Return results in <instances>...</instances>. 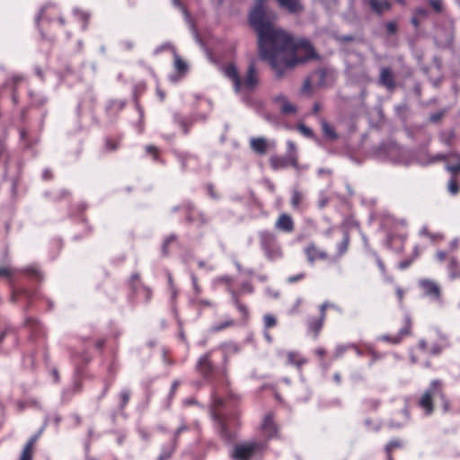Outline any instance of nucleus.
<instances>
[{
	"instance_id": "f257e3e1",
	"label": "nucleus",
	"mask_w": 460,
	"mask_h": 460,
	"mask_svg": "<svg viewBox=\"0 0 460 460\" xmlns=\"http://www.w3.org/2000/svg\"><path fill=\"white\" fill-rule=\"evenodd\" d=\"M266 0H255L249 13V22L258 35L259 53L280 78L288 70L304 64L318 56L306 39L295 41L290 34L276 28L270 21L265 8Z\"/></svg>"
},
{
	"instance_id": "f03ea898",
	"label": "nucleus",
	"mask_w": 460,
	"mask_h": 460,
	"mask_svg": "<svg viewBox=\"0 0 460 460\" xmlns=\"http://www.w3.org/2000/svg\"><path fill=\"white\" fill-rule=\"evenodd\" d=\"M224 75L232 82L234 92L246 100L260 84V77L253 62L250 63L243 75H240L236 66L230 64L223 68Z\"/></svg>"
},
{
	"instance_id": "7ed1b4c3",
	"label": "nucleus",
	"mask_w": 460,
	"mask_h": 460,
	"mask_svg": "<svg viewBox=\"0 0 460 460\" xmlns=\"http://www.w3.org/2000/svg\"><path fill=\"white\" fill-rule=\"evenodd\" d=\"M437 397H438L442 402L444 412H448L450 411L449 401L443 391L442 382L439 380H433L430 383L429 387L420 397L419 402L420 406L425 411L427 415H429L433 412L432 401Z\"/></svg>"
},
{
	"instance_id": "20e7f679",
	"label": "nucleus",
	"mask_w": 460,
	"mask_h": 460,
	"mask_svg": "<svg viewBox=\"0 0 460 460\" xmlns=\"http://www.w3.org/2000/svg\"><path fill=\"white\" fill-rule=\"evenodd\" d=\"M267 447V442L261 440H249L234 447L231 457L234 460H250L257 457L260 460Z\"/></svg>"
},
{
	"instance_id": "39448f33",
	"label": "nucleus",
	"mask_w": 460,
	"mask_h": 460,
	"mask_svg": "<svg viewBox=\"0 0 460 460\" xmlns=\"http://www.w3.org/2000/svg\"><path fill=\"white\" fill-rule=\"evenodd\" d=\"M259 237L261 247L269 260L274 261L282 256L281 248L274 234L269 231H262L259 234Z\"/></svg>"
},
{
	"instance_id": "423d86ee",
	"label": "nucleus",
	"mask_w": 460,
	"mask_h": 460,
	"mask_svg": "<svg viewBox=\"0 0 460 460\" xmlns=\"http://www.w3.org/2000/svg\"><path fill=\"white\" fill-rule=\"evenodd\" d=\"M387 154L389 159L395 164L409 165L412 163L411 153L395 143L388 145Z\"/></svg>"
},
{
	"instance_id": "0eeeda50",
	"label": "nucleus",
	"mask_w": 460,
	"mask_h": 460,
	"mask_svg": "<svg viewBox=\"0 0 460 460\" xmlns=\"http://www.w3.org/2000/svg\"><path fill=\"white\" fill-rule=\"evenodd\" d=\"M327 306L333 307L339 313L342 312L341 308L340 306H338L337 305L330 303L328 301L323 302L320 306V317L311 318L308 321V328L311 332H313L314 333L315 336L318 335V333L320 332V331L323 328V323H324V320L326 317L325 311H326Z\"/></svg>"
},
{
	"instance_id": "6e6552de",
	"label": "nucleus",
	"mask_w": 460,
	"mask_h": 460,
	"mask_svg": "<svg viewBox=\"0 0 460 460\" xmlns=\"http://www.w3.org/2000/svg\"><path fill=\"white\" fill-rule=\"evenodd\" d=\"M217 424L220 436L226 441L234 438L232 429L240 425L238 420L234 418H217Z\"/></svg>"
},
{
	"instance_id": "1a4fd4ad",
	"label": "nucleus",
	"mask_w": 460,
	"mask_h": 460,
	"mask_svg": "<svg viewBox=\"0 0 460 460\" xmlns=\"http://www.w3.org/2000/svg\"><path fill=\"white\" fill-rule=\"evenodd\" d=\"M411 321L409 315H405L403 319V325L400 329L399 332L395 335H383L380 339L385 341L391 342L393 344L400 343L403 338L411 335Z\"/></svg>"
},
{
	"instance_id": "9d476101",
	"label": "nucleus",
	"mask_w": 460,
	"mask_h": 460,
	"mask_svg": "<svg viewBox=\"0 0 460 460\" xmlns=\"http://www.w3.org/2000/svg\"><path fill=\"white\" fill-rule=\"evenodd\" d=\"M270 164L274 170L284 169L288 166L298 168L297 155L278 156L270 158Z\"/></svg>"
},
{
	"instance_id": "9b49d317",
	"label": "nucleus",
	"mask_w": 460,
	"mask_h": 460,
	"mask_svg": "<svg viewBox=\"0 0 460 460\" xmlns=\"http://www.w3.org/2000/svg\"><path fill=\"white\" fill-rule=\"evenodd\" d=\"M276 146L275 141H269L265 137H252L250 139L251 149L261 155H266L270 149H273Z\"/></svg>"
},
{
	"instance_id": "f8f14e48",
	"label": "nucleus",
	"mask_w": 460,
	"mask_h": 460,
	"mask_svg": "<svg viewBox=\"0 0 460 460\" xmlns=\"http://www.w3.org/2000/svg\"><path fill=\"white\" fill-rule=\"evenodd\" d=\"M419 286L423 290L425 296H429L431 299L441 302V289L439 286L433 280L420 279Z\"/></svg>"
},
{
	"instance_id": "ddd939ff",
	"label": "nucleus",
	"mask_w": 460,
	"mask_h": 460,
	"mask_svg": "<svg viewBox=\"0 0 460 460\" xmlns=\"http://www.w3.org/2000/svg\"><path fill=\"white\" fill-rule=\"evenodd\" d=\"M277 433L278 429L273 420L272 413L266 414L261 423V434L266 438L264 441L268 443V440L275 438Z\"/></svg>"
},
{
	"instance_id": "4468645a",
	"label": "nucleus",
	"mask_w": 460,
	"mask_h": 460,
	"mask_svg": "<svg viewBox=\"0 0 460 460\" xmlns=\"http://www.w3.org/2000/svg\"><path fill=\"white\" fill-rule=\"evenodd\" d=\"M273 102L283 115H293L296 114L297 111L296 107L283 94L275 96Z\"/></svg>"
},
{
	"instance_id": "2eb2a0df",
	"label": "nucleus",
	"mask_w": 460,
	"mask_h": 460,
	"mask_svg": "<svg viewBox=\"0 0 460 460\" xmlns=\"http://www.w3.org/2000/svg\"><path fill=\"white\" fill-rule=\"evenodd\" d=\"M378 82L388 91H394L396 84L394 80V75L390 67L381 68Z\"/></svg>"
},
{
	"instance_id": "dca6fc26",
	"label": "nucleus",
	"mask_w": 460,
	"mask_h": 460,
	"mask_svg": "<svg viewBox=\"0 0 460 460\" xmlns=\"http://www.w3.org/2000/svg\"><path fill=\"white\" fill-rule=\"evenodd\" d=\"M280 9L288 11L289 13H300L304 11V5L301 0H276Z\"/></svg>"
},
{
	"instance_id": "f3484780",
	"label": "nucleus",
	"mask_w": 460,
	"mask_h": 460,
	"mask_svg": "<svg viewBox=\"0 0 460 460\" xmlns=\"http://www.w3.org/2000/svg\"><path fill=\"white\" fill-rule=\"evenodd\" d=\"M275 228L285 232L291 233L294 230V221L291 216L287 213H282L275 222Z\"/></svg>"
},
{
	"instance_id": "a211bd4d",
	"label": "nucleus",
	"mask_w": 460,
	"mask_h": 460,
	"mask_svg": "<svg viewBox=\"0 0 460 460\" xmlns=\"http://www.w3.org/2000/svg\"><path fill=\"white\" fill-rule=\"evenodd\" d=\"M39 438V435H33L23 447L18 460H33L34 446Z\"/></svg>"
},
{
	"instance_id": "6ab92c4d",
	"label": "nucleus",
	"mask_w": 460,
	"mask_h": 460,
	"mask_svg": "<svg viewBox=\"0 0 460 460\" xmlns=\"http://www.w3.org/2000/svg\"><path fill=\"white\" fill-rule=\"evenodd\" d=\"M305 252L307 256L309 262L313 263L317 259H326L327 253L320 251L314 243H310L305 249Z\"/></svg>"
},
{
	"instance_id": "aec40b11",
	"label": "nucleus",
	"mask_w": 460,
	"mask_h": 460,
	"mask_svg": "<svg viewBox=\"0 0 460 460\" xmlns=\"http://www.w3.org/2000/svg\"><path fill=\"white\" fill-rule=\"evenodd\" d=\"M210 353H206L202 355L197 363V370L201 373L203 376H207L211 373L213 367L210 362Z\"/></svg>"
},
{
	"instance_id": "412c9836",
	"label": "nucleus",
	"mask_w": 460,
	"mask_h": 460,
	"mask_svg": "<svg viewBox=\"0 0 460 460\" xmlns=\"http://www.w3.org/2000/svg\"><path fill=\"white\" fill-rule=\"evenodd\" d=\"M287 358L288 364L293 365L297 368H301L305 364L307 363V359L297 351L287 352Z\"/></svg>"
},
{
	"instance_id": "4be33fe9",
	"label": "nucleus",
	"mask_w": 460,
	"mask_h": 460,
	"mask_svg": "<svg viewBox=\"0 0 460 460\" xmlns=\"http://www.w3.org/2000/svg\"><path fill=\"white\" fill-rule=\"evenodd\" d=\"M369 5L371 9L378 15H382L384 12L389 11L392 8V4L386 0H370Z\"/></svg>"
},
{
	"instance_id": "5701e85b",
	"label": "nucleus",
	"mask_w": 460,
	"mask_h": 460,
	"mask_svg": "<svg viewBox=\"0 0 460 460\" xmlns=\"http://www.w3.org/2000/svg\"><path fill=\"white\" fill-rule=\"evenodd\" d=\"M321 126L323 137L330 141H336L339 137L334 128L329 124L325 119L321 120Z\"/></svg>"
},
{
	"instance_id": "b1692460",
	"label": "nucleus",
	"mask_w": 460,
	"mask_h": 460,
	"mask_svg": "<svg viewBox=\"0 0 460 460\" xmlns=\"http://www.w3.org/2000/svg\"><path fill=\"white\" fill-rule=\"evenodd\" d=\"M447 270L449 272V276L451 279H455L457 277H460V264L457 261L456 257H451L449 259Z\"/></svg>"
},
{
	"instance_id": "393cba45",
	"label": "nucleus",
	"mask_w": 460,
	"mask_h": 460,
	"mask_svg": "<svg viewBox=\"0 0 460 460\" xmlns=\"http://www.w3.org/2000/svg\"><path fill=\"white\" fill-rule=\"evenodd\" d=\"M229 293L231 294L233 299H234V303L236 306V308L239 310V312L244 316V317H248L249 315V311H248V308L245 305L242 304L237 296V294L236 292L232 289V288H229Z\"/></svg>"
},
{
	"instance_id": "a878e982",
	"label": "nucleus",
	"mask_w": 460,
	"mask_h": 460,
	"mask_svg": "<svg viewBox=\"0 0 460 460\" xmlns=\"http://www.w3.org/2000/svg\"><path fill=\"white\" fill-rule=\"evenodd\" d=\"M349 243V234L348 232H344L342 241L337 245V256L341 257L348 251Z\"/></svg>"
},
{
	"instance_id": "bb28decb",
	"label": "nucleus",
	"mask_w": 460,
	"mask_h": 460,
	"mask_svg": "<svg viewBox=\"0 0 460 460\" xmlns=\"http://www.w3.org/2000/svg\"><path fill=\"white\" fill-rule=\"evenodd\" d=\"M420 235L428 237L430 241L436 242L438 240H442L444 235L440 233H431L429 232L427 226H423L420 230Z\"/></svg>"
},
{
	"instance_id": "cd10ccee",
	"label": "nucleus",
	"mask_w": 460,
	"mask_h": 460,
	"mask_svg": "<svg viewBox=\"0 0 460 460\" xmlns=\"http://www.w3.org/2000/svg\"><path fill=\"white\" fill-rule=\"evenodd\" d=\"M304 196L303 194L296 189H294L292 191V196L290 199L291 206L294 209H300V206L303 202Z\"/></svg>"
},
{
	"instance_id": "c85d7f7f",
	"label": "nucleus",
	"mask_w": 460,
	"mask_h": 460,
	"mask_svg": "<svg viewBox=\"0 0 460 460\" xmlns=\"http://www.w3.org/2000/svg\"><path fill=\"white\" fill-rule=\"evenodd\" d=\"M174 121L182 128L184 134L189 132V128L192 124V120L178 114L174 115Z\"/></svg>"
},
{
	"instance_id": "c756f323",
	"label": "nucleus",
	"mask_w": 460,
	"mask_h": 460,
	"mask_svg": "<svg viewBox=\"0 0 460 460\" xmlns=\"http://www.w3.org/2000/svg\"><path fill=\"white\" fill-rule=\"evenodd\" d=\"M173 57H174V67L180 73H184L188 69V66L185 61H183L180 56L177 54L176 50L173 49Z\"/></svg>"
},
{
	"instance_id": "7c9ffc66",
	"label": "nucleus",
	"mask_w": 460,
	"mask_h": 460,
	"mask_svg": "<svg viewBox=\"0 0 460 460\" xmlns=\"http://www.w3.org/2000/svg\"><path fill=\"white\" fill-rule=\"evenodd\" d=\"M234 321L228 318V319L225 320L224 322H221V323L212 325L211 331L214 332H221V331H223L226 328H229L231 326H234Z\"/></svg>"
},
{
	"instance_id": "2f4dec72",
	"label": "nucleus",
	"mask_w": 460,
	"mask_h": 460,
	"mask_svg": "<svg viewBox=\"0 0 460 460\" xmlns=\"http://www.w3.org/2000/svg\"><path fill=\"white\" fill-rule=\"evenodd\" d=\"M186 212V220L188 223H194L197 218L194 217L195 210L194 206L190 202H187L183 205Z\"/></svg>"
},
{
	"instance_id": "473e14b6",
	"label": "nucleus",
	"mask_w": 460,
	"mask_h": 460,
	"mask_svg": "<svg viewBox=\"0 0 460 460\" xmlns=\"http://www.w3.org/2000/svg\"><path fill=\"white\" fill-rule=\"evenodd\" d=\"M439 137L442 143H444L447 146H450L455 138V131L453 129H450L447 131L441 132Z\"/></svg>"
},
{
	"instance_id": "72a5a7b5",
	"label": "nucleus",
	"mask_w": 460,
	"mask_h": 460,
	"mask_svg": "<svg viewBox=\"0 0 460 460\" xmlns=\"http://www.w3.org/2000/svg\"><path fill=\"white\" fill-rule=\"evenodd\" d=\"M438 340L439 341V345L442 346V348H449L451 346V341L449 340V336L440 330L436 331Z\"/></svg>"
},
{
	"instance_id": "f704fd0d",
	"label": "nucleus",
	"mask_w": 460,
	"mask_h": 460,
	"mask_svg": "<svg viewBox=\"0 0 460 460\" xmlns=\"http://www.w3.org/2000/svg\"><path fill=\"white\" fill-rule=\"evenodd\" d=\"M363 405L367 411H376L380 405V401L375 398H367L363 401Z\"/></svg>"
},
{
	"instance_id": "c9c22d12",
	"label": "nucleus",
	"mask_w": 460,
	"mask_h": 460,
	"mask_svg": "<svg viewBox=\"0 0 460 460\" xmlns=\"http://www.w3.org/2000/svg\"><path fill=\"white\" fill-rule=\"evenodd\" d=\"M451 155L456 156V163H455L454 164H447L446 166V169L451 173L456 174L460 172V154H458L457 152H452Z\"/></svg>"
},
{
	"instance_id": "e433bc0d",
	"label": "nucleus",
	"mask_w": 460,
	"mask_h": 460,
	"mask_svg": "<svg viewBox=\"0 0 460 460\" xmlns=\"http://www.w3.org/2000/svg\"><path fill=\"white\" fill-rule=\"evenodd\" d=\"M24 80L23 76L21 75H13L11 76L9 80H7L4 83L5 87H12L13 89H15V87Z\"/></svg>"
},
{
	"instance_id": "4c0bfd02",
	"label": "nucleus",
	"mask_w": 460,
	"mask_h": 460,
	"mask_svg": "<svg viewBox=\"0 0 460 460\" xmlns=\"http://www.w3.org/2000/svg\"><path fill=\"white\" fill-rule=\"evenodd\" d=\"M74 14L79 21L83 22V28L85 29L90 17L89 13L79 9H74Z\"/></svg>"
},
{
	"instance_id": "58836bf2",
	"label": "nucleus",
	"mask_w": 460,
	"mask_h": 460,
	"mask_svg": "<svg viewBox=\"0 0 460 460\" xmlns=\"http://www.w3.org/2000/svg\"><path fill=\"white\" fill-rule=\"evenodd\" d=\"M174 449H175V446L174 445H171V446H168V447H164L163 449H162V453H161V455L158 457V460H167V459H169L172 456V453L174 452Z\"/></svg>"
},
{
	"instance_id": "ea45409f",
	"label": "nucleus",
	"mask_w": 460,
	"mask_h": 460,
	"mask_svg": "<svg viewBox=\"0 0 460 460\" xmlns=\"http://www.w3.org/2000/svg\"><path fill=\"white\" fill-rule=\"evenodd\" d=\"M263 324L265 329H270L277 324V319L273 314H267L263 316Z\"/></svg>"
},
{
	"instance_id": "a19ab883",
	"label": "nucleus",
	"mask_w": 460,
	"mask_h": 460,
	"mask_svg": "<svg viewBox=\"0 0 460 460\" xmlns=\"http://www.w3.org/2000/svg\"><path fill=\"white\" fill-rule=\"evenodd\" d=\"M181 164V167L182 169H186L187 168V161L188 160H194V161H197L198 160V157L194 155H190V154H181V155H179L178 156Z\"/></svg>"
},
{
	"instance_id": "79ce46f5",
	"label": "nucleus",
	"mask_w": 460,
	"mask_h": 460,
	"mask_svg": "<svg viewBox=\"0 0 460 460\" xmlns=\"http://www.w3.org/2000/svg\"><path fill=\"white\" fill-rule=\"evenodd\" d=\"M297 129L305 137L309 138H314V134L313 130L310 128L306 127L305 124H299L297 126Z\"/></svg>"
},
{
	"instance_id": "37998d69",
	"label": "nucleus",
	"mask_w": 460,
	"mask_h": 460,
	"mask_svg": "<svg viewBox=\"0 0 460 460\" xmlns=\"http://www.w3.org/2000/svg\"><path fill=\"white\" fill-rule=\"evenodd\" d=\"M402 447V442L399 439H393L386 444L385 449L386 453L392 452L394 448H400Z\"/></svg>"
},
{
	"instance_id": "c03bdc74",
	"label": "nucleus",
	"mask_w": 460,
	"mask_h": 460,
	"mask_svg": "<svg viewBox=\"0 0 460 460\" xmlns=\"http://www.w3.org/2000/svg\"><path fill=\"white\" fill-rule=\"evenodd\" d=\"M120 398V408L123 409L129 401L130 393L128 389H124L119 394Z\"/></svg>"
},
{
	"instance_id": "a18cd8bd",
	"label": "nucleus",
	"mask_w": 460,
	"mask_h": 460,
	"mask_svg": "<svg viewBox=\"0 0 460 460\" xmlns=\"http://www.w3.org/2000/svg\"><path fill=\"white\" fill-rule=\"evenodd\" d=\"M447 188L449 192L453 195L456 194L459 190L458 183L454 178L449 180Z\"/></svg>"
},
{
	"instance_id": "49530a36",
	"label": "nucleus",
	"mask_w": 460,
	"mask_h": 460,
	"mask_svg": "<svg viewBox=\"0 0 460 460\" xmlns=\"http://www.w3.org/2000/svg\"><path fill=\"white\" fill-rule=\"evenodd\" d=\"M447 158V155L438 154L435 156L430 157L427 162H421L423 164H429L438 161H443Z\"/></svg>"
},
{
	"instance_id": "de8ad7c7",
	"label": "nucleus",
	"mask_w": 460,
	"mask_h": 460,
	"mask_svg": "<svg viewBox=\"0 0 460 460\" xmlns=\"http://www.w3.org/2000/svg\"><path fill=\"white\" fill-rule=\"evenodd\" d=\"M314 75L319 76V86H323L325 84V77L327 75V70L326 69H320L314 72Z\"/></svg>"
},
{
	"instance_id": "09e8293b",
	"label": "nucleus",
	"mask_w": 460,
	"mask_h": 460,
	"mask_svg": "<svg viewBox=\"0 0 460 460\" xmlns=\"http://www.w3.org/2000/svg\"><path fill=\"white\" fill-rule=\"evenodd\" d=\"M329 197L324 192H320L318 199V207L323 208L329 203Z\"/></svg>"
},
{
	"instance_id": "8fccbe9b",
	"label": "nucleus",
	"mask_w": 460,
	"mask_h": 460,
	"mask_svg": "<svg viewBox=\"0 0 460 460\" xmlns=\"http://www.w3.org/2000/svg\"><path fill=\"white\" fill-rule=\"evenodd\" d=\"M175 239H176V236L173 235V234L170 235L169 237H167L165 239V241L164 242L163 247H162V251H163V253L164 255L168 254V249L167 248H168L169 243L173 242V241H175Z\"/></svg>"
},
{
	"instance_id": "3c124183",
	"label": "nucleus",
	"mask_w": 460,
	"mask_h": 460,
	"mask_svg": "<svg viewBox=\"0 0 460 460\" xmlns=\"http://www.w3.org/2000/svg\"><path fill=\"white\" fill-rule=\"evenodd\" d=\"M191 282L195 294L199 296L201 293V288L198 284L197 277L193 274L191 275Z\"/></svg>"
},
{
	"instance_id": "603ef678",
	"label": "nucleus",
	"mask_w": 460,
	"mask_h": 460,
	"mask_svg": "<svg viewBox=\"0 0 460 460\" xmlns=\"http://www.w3.org/2000/svg\"><path fill=\"white\" fill-rule=\"evenodd\" d=\"M430 5L437 12L440 13L442 11V1L441 0H430Z\"/></svg>"
},
{
	"instance_id": "864d4df0",
	"label": "nucleus",
	"mask_w": 460,
	"mask_h": 460,
	"mask_svg": "<svg viewBox=\"0 0 460 460\" xmlns=\"http://www.w3.org/2000/svg\"><path fill=\"white\" fill-rule=\"evenodd\" d=\"M253 292V287L250 282H244L241 286V293L251 294Z\"/></svg>"
},
{
	"instance_id": "5fc2aeb1",
	"label": "nucleus",
	"mask_w": 460,
	"mask_h": 460,
	"mask_svg": "<svg viewBox=\"0 0 460 460\" xmlns=\"http://www.w3.org/2000/svg\"><path fill=\"white\" fill-rule=\"evenodd\" d=\"M305 274L302 272V273L296 274V275H295V276H290V277H288V279H287V281H288V283L292 284V283H295V282H296V281H299V280L304 279H305Z\"/></svg>"
},
{
	"instance_id": "6e6d98bb",
	"label": "nucleus",
	"mask_w": 460,
	"mask_h": 460,
	"mask_svg": "<svg viewBox=\"0 0 460 460\" xmlns=\"http://www.w3.org/2000/svg\"><path fill=\"white\" fill-rule=\"evenodd\" d=\"M118 147L117 142H113L111 139L107 138L105 141V148L108 151H114Z\"/></svg>"
},
{
	"instance_id": "4d7b16f0",
	"label": "nucleus",
	"mask_w": 460,
	"mask_h": 460,
	"mask_svg": "<svg viewBox=\"0 0 460 460\" xmlns=\"http://www.w3.org/2000/svg\"><path fill=\"white\" fill-rule=\"evenodd\" d=\"M288 155H296V146L293 141L288 140L287 142Z\"/></svg>"
},
{
	"instance_id": "13d9d810",
	"label": "nucleus",
	"mask_w": 460,
	"mask_h": 460,
	"mask_svg": "<svg viewBox=\"0 0 460 460\" xmlns=\"http://www.w3.org/2000/svg\"><path fill=\"white\" fill-rule=\"evenodd\" d=\"M217 281L226 284L228 286V288H231L230 286L233 282V279L228 275H225V276L219 277L217 279ZM227 290L229 291V289H227Z\"/></svg>"
},
{
	"instance_id": "bf43d9fd",
	"label": "nucleus",
	"mask_w": 460,
	"mask_h": 460,
	"mask_svg": "<svg viewBox=\"0 0 460 460\" xmlns=\"http://www.w3.org/2000/svg\"><path fill=\"white\" fill-rule=\"evenodd\" d=\"M386 31L389 34H394L396 32L397 30V24L394 22H388L385 24Z\"/></svg>"
},
{
	"instance_id": "052dcab7",
	"label": "nucleus",
	"mask_w": 460,
	"mask_h": 460,
	"mask_svg": "<svg viewBox=\"0 0 460 460\" xmlns=\"http://www.w3.org/2000/svg\"><path fill=\"white\" fill-rule=\"evenodd\" d=\"M146 153L153 155V157L155 160L158 157V151L157 148L154 146H147L146 147Z\"/></svg>"
},
{
	"instance_id": "680f3d73",
	"label": "nucleus",
	"mask_w": 460,
	"mask_h": 460,
	"mask_svg": "<svg viewBox=\"0 0 460 460\" xmlns=\"http://www.w3.org/2000/svg\"><path fill=\"white\" fill-rule=\"evenodd\" d=\"M312 89L311 85V80L309 78L305 79L303 86H302V92L310 93Z\"/></svg>"
},
{
	"instance_id": "e2e57ef3",
	"label": "nucleus",
	"mask_w": 460,
	"mask_h": 460,
	"mask_svg": "<svg viewBox=\"0 0 460 460\" xmlns=\"http://www.w3.org/2000/svg\"><path fill=\"white\" fill-rule=\"evenodd\" d=\"M12 274V270L7 267L0 268V278L2 277H10Z\"/></svg>"
},
{
	"instance_id": "0e129e2a",
	"label": "nucleus",
	"mask_w": 460,
	"mask_h": 460,
	"mask_svg": "<svg viewBox=\"0 0 460 460\" xmlns=\"http://www.w3.org/2000/svg\"><path fill=\"white\" fill-rule=\"evenodd\" d=\"M376 263H377V266H378L380 271L384 275H385L386 270H385V264H384L383 261L378 256H376Z\"/></svg>"
},
{
	"instance_id": "69168bd1",
	"label": "nucleus",
	"mask_w": 460,
	"mask_h": 460,
	"mask_svg": "<svg viewBox=\"0 0 460 460\" xmlns=\"http://www.w3.org/2000/svg\"><path fill=\"white\" fill-rule=\"evenodd\" d=\"M444 349L445 348H442V346L439 344L434 345L431 349V353L434 355H438L441 352V350Z\"/></svg>"
},
{
	"instance_id": "338daca9",
	"label": "nucleus",
	"mask_w": 460,
	"mask_h": 460,
	"mask_svg": "<svg viewBox=\"0 0 460 460\" xmlns=\"http://www.w3.org/2000/svg\"><path fill=\"white\" fill-rule=\"evenodd\" d=\"M415 13H416L417 15H419V16H423V17H425V16H427V15H428V12H427V10H426V9H424V8H422V7H418V8H416V10H415Z\"/></svg>"
},
{
	"instance_id": "774afa93",
	"label": "nucleus",
	"mask_w": 460,
	"mask_h": 460,
	"mask_svg": "<svg viewBox=\"0 0 460 460\" xmlns=\"http://www.w3.org/2000/svg\"><path fill=\"white\" fill-rule=\"evenodd\" d=\"M346 349H347V347H345V346H338V347L336 348L335 356H336L337 358L341 357V356L344 353V351H345Z\"/></svg>"
}]
</instances>
